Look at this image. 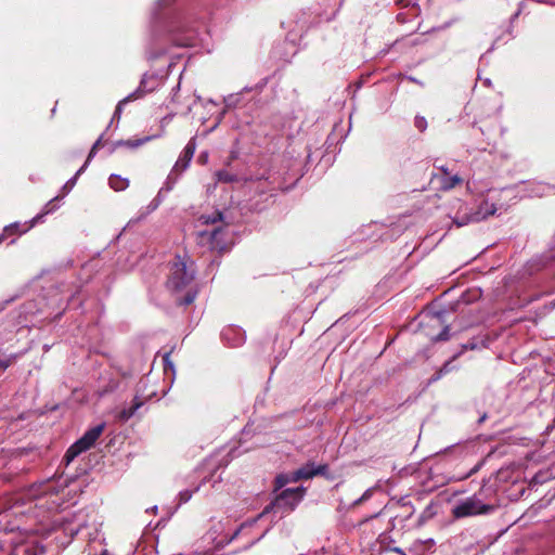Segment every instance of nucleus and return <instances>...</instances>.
Here are the masks:
<instances>
[{"label":"nucleus","mask_w":555,"mask_h":555,"mask_svg":"<svg viewBox=\"0 0 555 555\" xmlns=\"http://www.w3.org/2000/svg\"><path fill=\"white\" fill-rule=\"evenodd\" d=\"M327 465H314L312 462H308L295 472V477L293 479H297L298 481L301 479H311L317 475H323L327 472Z\"/></svg>","instance_id":"nucleus-9"},{"label":"nucleus","mask_w":555,"mask_h":555,"mask_svg":"<svg viewBox=\"0 0 555 555\" xmlns=\"http://www.w3.org/2000/svg\"><path fill=\"white\" fill-rule=\"evenodd\" d=\"M195 268L189 256H177L171 263L167 288L176 296L180 305L194 301L197 291L194 286Z\"/></svg>","instance_id":"nucleus-1"},{"label":"nucleus","mask_w":555,"mask_h":555,"mask_svg":"<svg viewBox=\"0 0 555 555\" xmlns=\"http://www.w3.org/2000/svg\"><path fill=\"white\" fill-rule=\"evenodd\" d=\"M235 330L234 328H228L225 331L222 332V337L225 339V340H229V335L234 332Z\"/></svg>","instance_id":"nucleus-28"},{"label":"nucleus","mask_w":555,"mask_h":555,"mask_svg":"<svg viewBox=\"0 0 555 555\" xmlns=\"http://www.w3.org/2000/svg\"><path fill=\"white\" fill-rule=\"evenodd\" d=\"M295 477V472L288 474H281L275 478V490H279L291 482H297V479H293Z\"/></svg>","instance_id":"nucleus-15"},{"label":"nucleus","mask_w":555,"mask_h":555,"mask_svg":"<svg viewBox=\"0 0 555 555\" xmlns=\"http://www.w3.org/2000/svg\"><path fill=\"white\" fill-rule=\"evenodd\" d=\"M493 511V505L482 503V501L475 494L459 501L452 508V515L455 518H464L486 515Z\"/></svg>","instance_id":"nucleus-3"},{"label":"nucleus","mask_w":555,"mask_h":555,"mask_svg":"<svg viewBox=\"0 0 555 555\" xmlns=\"http://www.w3.org/2000/svg\"><path fill=\"white\" fill-rule=\"evenodd\" d=\"M180 496H181V501H183V502H188V501L191 499L192 493H191V492H189V491L181 492V493H180Z\"/></svg>","instance_id":"nucleus-27"},{"label":"nucleus","mask_w":555,"mask_h":555,"mask_svg":"<svg viewBox=\"0 0 555 555\" xmlns=\"http://www.w3.org/2000/svg\"><path fill=\"white\" fill-rule=\"evenodd\" d=\"M11 359H0V367L7 370L11 365Z\"/></svg>","instance_id":"nucleus-25"},{"label":"nucleus","mask_w":555,"mask_h":555,"mask_svg":"<svg viewBox=\"0 0 555 555\" xmlns=\"http://www.w3.org/2000/svg\"><path fill=\"white\" fill-rule=\"evenodd\" d=\"M449 331V326H446L435 340H448L450 337Z\"/></svg>","instance_id":"nucleus-20"},{"label":"nucleus","mask_w":555,"mask_h":555,"mask_svg":"<svg viewBox=\"0 0 555 555\" xmlns=\"http://www.w3.org/2000/svg\"><path fill=\"white\" fill-rule=\"evenodd\" d=\"M156 207H157V204H154V205L151 207V210L156 209Z\"/></svg>","instance_id":"nucleus-33"},{"label":"nucleus","mask_w":555,"mask_h":555,"mask_svg":"<svg viewBox=\"0 0 555 555\" xmlns=\"http://www.w3.org/2000/svg\"><path fill=\"white\" fill-rule=\"evenodd\" d=\"M144 404V400H142L139 396H135L132 402V405L128 409H122L119 414L118 418L122 422H127L130 420L137 411Z\"/></svg>","instance_id":"nucleus-11"},{"label":"nucleus","mask_w":555,"mask_h":555,"mask_svg":"<svg viewBox=\"0 0 555 555\" xmlns=\"http://www.w3.org/2000/svg\"><path fill=\"white\" fill-rule=\"evenodd\" d=\"M306 489L304 487L287 488L274 500L273 506L283 512H292L304 499Z\"/></svg>","instance_id":"nucleus-4"},{"label":"nucleus","mask_w":555,"mask_h":555,"mask_svg":"<svg viewBox=\"0 0 555 555\" xmlns=\"http://www.w3.org/2000/svg\"><path fill=\"white\" fill-rule=\"evenodd\" d=\"M414 126L421 131L424 132L427 129V120L423 116H416L414 120Z\"/></svg>","instance_id":"nucleus-18"},{"label":"nucleus","mask_w":555,"mask_h":555,"mask_svg":"<svg viewBox=\"0 0 555 555\" xmlns=\"http://www.w3.org/2000/svg\"><path fill=\"white\" fill-rule=\"evenodd\" d=\"M221 214L218 212L216 217L214 218H210V217H202V219L204 220V223H215L217 222L218 220H221Z\"/></svg>","instance_id":"nucleus-21"},{"label":"nucleus","mask_w":555,"mask_h":555,"mask_svg":"<svg viewBox=\"0 0 555 555\" xmlns=\"http://www.w3.org/2000/svg\"><path fill=\"white\" fill-rule=\"evenodd\" d=\"M109 186L115 191H124L129 186V180L118 175H111L108 179Z\"/></svg>","instance_id":"nucleus-14"},{"label":"nucleus","mask_w":555,"mask_h":555,"mask_svg":"<svg viewBox=\"0 0 555 555\" xmlns=\"http://www.w3.org/2000/svg\"><path fill=\"white\" fill-rule=\"evenodd\" d=\"M146 82H147V79L144 76L142 78V80H141V83H140L139 88L118 102V104L116 106V109H115V113H114V116H113V119H115V118L119 119L120 118V115L122 113V108H124L125 104H127L130 101H134V100L140 99L145 93L151 92L153 90V88L146 89V87H145Z\"/></svg>","instance_id":"nucleus-8"},{"label":"nucleus","mask_w":555,"mask_h":555,"mask_svg":"<svg viewBox=\"0 0 555 555\" xmlns=\"http://www.w3.org/2000/svg\"><path fill=\"white\" fill-rule=\"evenodd\" d=\"M243 340H244V338H243L242 334H240V337L235 341L231 343V346H238L243 343Z\"/></svg>","instance_id":"nucleus-29"},{"label":"nucleus","mask_w":555,"mask_h":555,"mask_svg":"<svg viewBox=\"0 0 555 555\" xmlns=\"http://www.w3.org/2000/svg\"><path fill=\"white\" fill-rule=\"evenodd\" d=\"M364 501L362 500V498L360 496L359 499L354 500L353 503H352V506H358L360 505L361 503H363Z\"/></svg>","instance_id":"nucleus-31"},{"label":"nucleus","mask_w":555,"mask_h":555,"mask_svg":"<svg viewBox=\"0 0 555 555\" xmlns=\"http://www.w3.org/2000/svg\"><path fill=\"white\" fill-rule=\"evenodd\" d=\"M241 528L233 532H225V524L222 521L215 522L206 533V538L211 541L214 547L220 548L228 545L238 533Z\"/></svg>","instance_id":"nucleus-5"},{"label":"nucleus","mask_w":555,"mask_h":555,"mask_svg":"<svg viewBox=\"0 0 555 555\" xmlns=\"http://www.w3.org/2000/svg\"><path fill=\"white\" fill-rule=\"evenodd\" d=\"M101 555H112V554H111L107 550H103V551L101 552Z\"/></svg>","instance_id":"nucleus-32"},{"label":"nucleus","mask_w":555,"mask_h":555,"mask_svg":"<svg viewBox=\"0 0 555 555\" xmlns=\"http://www.w3.org/2000/svg\"><path fill=\"white\" fill-rule=\"evenodd\" d=\"M101 141H102V138H99L94 142V144H93V146H92V149H91V151L89 153V156H88L86 163L82 165V167H80V169H78L76 175L66 182V184L64 185V189H72L75 185L77 177L87 168L90 159L95 155V151L100 146Z\"/></svg>","instance_id":"nucleus-12"},{"label":"nucleus","mask_w":555,"mask_h":555,"mask_svg":"<svg viewBox=\"0 0 555 555\" xmlns=\"http://www.w3.org/2000/svg\"><path fill=\"white\" fill-rule=\"evenodd\" d=\"M434 179L438 181L440 191H449L463 181L459 175L434 176Z\"/></svg>","instance_id":"nucleus-10"},{"label":"nucleus","mask_w":555,"mask_h":555,"mask_svg":"<svg viewBox=\"0 0 555 555\" xmlns=\"http://www.w3.org/2000/svg\"><path fill=\"white\" fill-rule=\"evenodd\" d=\"M216 178H217L218 182L230 183V182L236 181V177L234 175L228 172L227 170H219V171H217L216 172Z\"/></svg>","instance_id":"nucleus-16"},{"label":"nucleus","mask_w":555,"mask_h":555,"mask_svg":"<svg viewBox=\"0 0 555 555\" xmlns=\"http://www.w3.org/2000/svg\"><path fill=\"white\" fill-rule=\"evenodd\" d=\"M57 199V197L51 199L49 203L46 204L43 210H42V214L40 215H37L34 219H33V222H37L39 219H41L42 216L44 215H48V214H51L53 212L55 209H56V206L53 204L55 201Z\"/></svg>","instance_id":"nucleus-17"},{"label":"nucleus","mask_w":555,"mask_h":555,"mask_svg":"<svg viewBox=\"0 0 555 555\" xmlns=\"http://www.w3.org/2000/svg\"><path fill=\"white\" fill-rule=\"evenodd\" d=\"M164 363H165V369L173 370V364H172V362L169 360V353H166V354L164 356Z\"/></svg>","instance_id":"nucleus-24"},{"label":"nucleus","mask_w":555,"mask_h":555,"mask_svg":"<svg viewBox=\"0 0 555 555\" xmlns=\"http://www.w3.org/2000/svg\"><path fill=\"white\" fill-rule=\"evenodd\" d=\"M155 511H157V506H154V507L152 508V512H155Z\"/></svg>","instance_id":"nucleus-35"},{"label":"nucleus","mask_w":555,"mask_h":555,"mask_svg":"<svg viewBox=\"0 0 555 555\" xmlns=\"http://www.w3.org/2000/svg\"><path fill=\"white\" fill-rule=\"evenodd\" d=\"M20 227H21V223H18V222L11 223L4 228V232L9 233V234L14 233L20 230Z\"/></svg>","instance_id":"nucleus-19"},{"label":"nucleus","mask_w":555,"mask_h":555,"mask_svg":"<svg viewBox=\"0 0 555 555\" xmlns=\"http://www.w3.org/2000/svg\"><path fill=\"white\" fill-rule=\"evenodd\" d=\"M195 150H196V143H195V140L192 139L185 145L180 157L176 162V164L172 168V173H175V172L181 173L189 168L190 163L194 156Z\"/></svg>","instance_id":"nucleus-7"},{"label":"nucleus","mask_w":555,"mask_h":555,"mask_svg":"<svg viewBox=\"0 0 555 555\" xmlns=\"http://www.w3.org/2000/svg\"><path fill=\"white\" fill-rule=\"evenodd\" d=\"M105 424H99L90 429H88L81 438H79L76 442H74L66 451L64 455V461L66 465L70 464L78 455L88 451L93 447L95 441L102 435L104 430Z\"/></svg>","instance_id":"nucleus-2"},{"label":"nucleus","mask_w":555,"mask_h":555,"mask_svg":"<svg viewBox=\"0 0 555 555\" xmlns=\"http://www.w3.org/2000/svg\"><path fill=\"white\" fill-rule=\"evenodd\" d=\"M155 511H157V506H154V507L152 508V512H155Z\"/></svg>","instance_id":"nucleus-36"},{"label":"nucleus","mask_w":555,"mask_h":555,"mask_svg":"<svg viewBox=\"0 0 555 555\" xmlns=\"http://www.w3.org/2000/svg\"><path fill=\"white\" fill-rule=\"evenodd\" d=\"M154 137H145V138L138 139V140H119L113 144V146L109 151L113 152L118 147L137 149V147L143 145L144 143L149 142Z\"/></svg>","instance_id":"nucleus-13"},{"label":"nucleus","mask_w":555,"mask_h":555,"mask_svg":"<svg viewBox=\"0 0 555 555\" xmlns=\"http://www.w3.org/2000/svg\"><path fill=\"white\" fill-rule=\"evenodd\" d=\"M220 233H221L220 228H217L209 233V238L211 240L212 244L217 241Z\"/></svg>","instance_id":"nucleus-22"},{"label":"nucleus","mask_w":555,"mask_h":555,"mask_svg":"<svg viewBox=\"0 0 555 555\" xmlns=\"http://www.w3.org/2000/svg\"><path fill=\"white\" fill-rule=\"evenodd\" d=\"M496 211V206L494 203H491L489 201H483L479 207L477 208L476 211L474 212H470L469 215H465L463 217H455L453 219V222L457 225V227H463V225H466L470 222H479V221H482L485 219H487L488 217L494 215Z\"/></svg>","instance_id":"nucleus-6"},{"label":"nucleus","mask_w":555,"mask_h":555,"mask_svg":"<svg viewBox=\"0 0 555 555\" xmlns=\"http://www.w3.org/2000/svg\"><path fill=\"white\" fill-rule=\"evenodd\" d=\"M373 491H374V488H369L364 491V493L361 495L362 500L365 502L367 501L369 499H371L372 494H373Z\"/></svg>","instance_id":"nucleus-23"},{"label":"nucleus","mask_w":555,"mask_h":555,"mask_svg":"<svg viewBox=\"0 0 555 555\" xmlns=\"http://www.w3.org/2000/svg\"><path fill=\"white\" fill-rule=\"evenodd\" d=\"M440 170L442 171V175H441V176L450 175L449 169H448L446 166H441V167H440Z\"/></svg>","instance_id":"nucleus-30"},{"label":"nucleus","mask_w":555,"mask_h":555,"mask_svg":"<svg viewBox=\"0 0 555 555\" xmlns=\"http://www.w3.org/2000/svg\"><path fill=\"white\" fill-rule=\"evenodd\" d=\"M544 480H545V477L541 473L534 475V477L532 478V481L534 483H542Z\"/></svg>","instance_id":"nucleus-26"},{"label":"nucleus","mask_w":555,"mask_h":555,"mask_svg":"<svg viewBox=\"0 0 555 555\" xmlns=\"http://www.w3.org/2000/svg\"><path fill=\"white\" fill-rule=\"evenodd\" d=\"M474 472H476V468H475V469H473L470 473H468L467 477H468V476H472V474H473Z\"/></svg>","instance_id":"nucleus-34"}]
</instances>
